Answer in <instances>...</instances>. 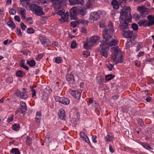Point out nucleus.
I'll list each match as a JSON object with an SVG mask.
<instances>
[{"label": "nucleus", "instance_id": "39", "mask_svg": "<svg viewBox=\"0 0 154 154\" xmlns=\"http://www.w3.org/2000/svg\"><path fill=\"white\" fill-rule=\"evenodd\" d=\"M54 98L56 101L59 102L60 103H61L63 97H60L59 96H54Z\"/></svg>", "mask_w": 154, "mask_h": 154}, {"label": "nucleus", "instance_id": "36", "mask_svg": "<svg viewBox=\"0 0 154 154\" xmlns=\"http://www.w3.org/2000/svg\"><path fill=\"white\" fill-rule=\"evenodd\" d=\"M6 82L8 84H11L12 83L13 79L11 77L7 78L5 79Z\"/></svg>", "mask_w": 154, "mask_h": 154}, {"label": "nucleus", "instance_id": "11", "mask_svg": "<svg viewBox=\"0 0 154 154\" xmlns=\"http://www.w3.org/2000/svg\"><path fill=\"white\" fill-rule=\"evenodd\" d=\"M80 138L85 142L88 143L89 145L92 147L89 138L86 135L85 133L83 131H81L80 133Z\"/></svg>", "mask_w": 154, "mask_h": 154}, {"label": "nucleus", "instance_id": "2", "mask_svg": "<svg viewBox=\"0 0 154 154\" xmlns=\"http://www.w3.org/2000/svg\"><path fill=\"white\" fill-rule=\"evenodd\" d=\"M50 1L52 2L54 8L56 11H58L59 8L64 5L63 2L58 0H35L33 2V7L31 8L32 11L38 16L44 15L45 13L43 11L42 8L38 5H42V4L47 3Z\"/></svg>", "mask_w": 154, "mask_h": 154}, {"label": "nucleus", "instance_id": "25", "mask_svg": "<svg viewBox=\"0 0 154 154\" xmlns=\"http://www.w3.org/2000/svg\"><path fill=\"white\" fill-rule=\"evenodd\" d=\"M111 5L114 9H117L119 8V5L116 0H112Z\"/></svg>", "mask_w": 154, "mask_h": 154}, {"label": "nucleus", "instance_id": "54", "mask_svg": "<svg viewBox=\"0 0 154 154\" xmlns=\"http://www.w3.org/2000/svg\"><path fill=\"white\" fill-rule=\"evenodd\" d=\"M143 48V45L141 44H138L137 46V48L136 49V51L138 52V51L140 49L142 48Z\"/></svg>", "mask_w": 154, "mask_h": 154}, {"label": "nucleus", "instance_id": "62", "mask_svg": "<svg viewBox=\"0 0 154 154\" xmlns=\"http://www.w3.org/2000/svg\"><path fill=\"white\" fill-rule=\"evenodd\" d=\"M109 150L110 152L112 153L114 152V150L113 148H112V146L111 145H109Z\"/></svg>", "mask_w": 154, "mask_h": 154}, {"label": "nucleus", "instance_id": "18", "mask_svg": "<svg viewBox=\"0 0 154 154\" xmlns=\"http://www.w3.org/2000/svg\"><path fill=\"white\" fill-rule=\"evenodd\" d=\"M69 2L72 5L80 4L83 6L84 3L83 0H69Z\"/></svg>", "mask_w": 154, "mask_h": 154}, {"label": "nucleus", "instance_id": "45", "mask_svg": "<svg viewBox=\"0 0 154 154\" xmlns=\"http://www.w3.org/2000/svg\"><path fill=\"white\" fill-rule=\"evenodd\" d=\"M14 119V115H11L8 118L7 122L10 123L13 121Z\"/></svg>", "mask_w": 154, "mask_h": 154}, {"label": "nucleus", "instance_id": "22", "mask_svg": "<svg viewBox=\"0 0 154 154\" xmlns=\"http://www.w3.org/2000/svg\"><path fill=\"white\" fill-rule=\"evenodd\" d=\"M42 117V113L41 112H37L35 114V119L38 123H39Z\"/></svg>", "mask_w": 154, "mask_h": 154}, {"label": "nucleus", "instance_id": "51", "mask_svg": "<svg viewBox=\"0 0 154 154\" xmlns=\"http://www.w3.org/2000/svg\"><path fill=\"white\" fill-rule=\"evenodd\" d=\"M27 31V33L29 34H32L34 32V30L32 28H28Z\"/></svg>", "mask_w": 154, "mask_h": 154}, {"label": "nucleus", "instance_id": "15", "mask_svg": "<svg viewBox=\"0 0 154 154\" xmlns=\"http://www.w3.org/2000/svg\"><path fill=\"white\" fill-rule=\"evenodd\" d=\"M122 34L125 37L127 38H132L133 39H134L133 37H134L133 31L129 30L124 32Z\"/></svg>", "mask_w": 154, "mask_h": 154}, {"label": "nucleus", "instance_id": "31", "mask_svg": "<svg viewBox=\"0 0 154 154\" xmlns=\"http://www.w3.org/2000/svg\"><path fill=\"white\" fill-rule=\"evenodd\" d=\"M7 24L12 29H14L15 27L14 23L12 20H9L7 22Z\"/></svg>", "mask_w": 154, "mask_h": 154}, {"label": "nucleus", "instance_id": "33", "mask_svg": "<svg viewBox=\"0 0 154 154\" xmlns=\"http://www.w3.org/2000/svg\"><path fill=\"white\" fill-rule=\"evenodd\" d=\"M26 144L29 146H30L32 143V139L28 136L26 137Z\"/></svg>", "mask_w": 154, "mask_h": 154}, {"label": "nucleus", "instance_id": "41", "mask_svg": "<svg viewBox=\"0 0 154 154\" xmlns=\"http://www.w3.org/2000/svg\"><path fill=\"white\" fill-rule=\"evenodd\" d=\"M51 91V90L49 87H47L45 89L44 92L46 94H48Z\"/></svg>", "mask_w": 154, "mask_h": 154}, {"label": "nucleus", "instance_id": "44", "mask_svg": "<svg viewBox=\"0 0 154 154\" xmlns=\"http://www.w3.org/2000/svg\"><path fill=\"white\" fill-rule=\"evenodd\" d=\"M142 146L144 148L147 149L149 150L152 149V148L148 144L143 143V144Z\"/></svg>", "mask_w": 154, "mask_h": 154}, {"label": "nucleus", "instance_id": "17", "mask_svg": "<svg viewBox=\"0 0 154 154\" xmlns=\"http://www.w3.org/2000/svg\"><path fill=\"white\" fill-rule=\"evenodd\" d=\"M66 80L71 84H73L75 82V80L73 75L72 74L68 73L66 75Z\"/></svg>", "mask_w": 154, "mask_h": 154}, {"label": "nucleus", "instance_id": "16", "mask_svg": "<svg viewBox=\"0 0 154 154\" xmlns=\"http://www.w3.org/2000/svg\"><path fill=\"white\" fill-rule=\"evenodd\" d=\"M100 39L98 36H93L89 39L92 45L94 46L96 45V43Z\"/></svg>", "mask_w": 154, "mask_h": 154}, {"label": "nucleus", "instance_id": "32", "mask_svg": "<svg viewBox=\"0 0 154 154\" xmlns=\"http://www.w3.org/2000/svg\"><path fill=\"white\" fill-rule=\"evenodd\" d=\"M26 63L27 64L29 65V66L31 67L35 66V62L34 60L32 59L30 61H27Z\"/></svg>", "mask_w": 154, "mask_h": 154}, {"label": "nucleus", "instance_id": "28", "mask_svg": "<svg viewBox=\"0 0 154 154\" xmlns=\"http://www.w3.org/2000/svg\"><path fill=\"white\" fill-rule=\"evenodd\" d=\"M69 100L68 98L63 97L61 103L63 104L66 105L69 104Z\"/></svg>", "mask_w": 154, "mask_h": 154}, {"label": "nucleus", "instance_id": "30", "mask_svg": "<svg viewBox=\"0 0 154 154\" xmlns=\"http://www.w3.org/2000/svg\"><path fill=\"white\" fill-rule=\"evenodd\" d=\"M11 153L12 154H21L20 151L17 148H13L11 150Z\"/></svg>", "mask_w": 154, "mask_h": 154}, {"label": "nucleus", "instance_id": "60", "mask_svg": "<svg viewBox=\"0 0 154 154\" xmlns=\"http://www.w3.org/2000/svg\"><path fill=\"white\" fill-rule=\"evenodd\" d=\"M96 138L97 137L96 135H93L92 137V141L94 143H95L97 142V141L96 140Z\"/></svg>", "mask_w": 154, "mask_h": 154}, {"label": "nucleus", "instance_id": "38", "mask_svg": "<svg viewBox=\"0 0 154 154\" xmlns=\"http://www.w3.org/2000/svg\"><path fill=\"white\" fill-rule=\"evenodd\" d=\"M62 61V58L60 57H55V62L57 63H59Z\"/></svg>", "mask_w": 154, "mask_h": 154}, {"label": "nucleus", "instance_id": "29", "mask_svg": "<svg viewBox=\"0 0 154 154\" xmlns=\"http://www.w3.org/2000/svg\"><path fill=\"white\" fill-rule=\"evenodd\" d=\"M25 75V72L20 70L18 71L16 73V76L17 77L20 78L23 77Z\"/></svg>", "mask_w": 154, "mask_h": 154}, {"label": "nucleus", "instance_id": "64", "mask_svg": "<svg viewBox=\"0 0 154 154\" xmlns=\"http://www.w3.org/2000/svg\"><path fill=\"white\" fill-rule=\"evenodd\" d=\"M135 65L137 67L140 66V63L139 61H136L135 62Z\"/></svg>", "mask_w": 154, "mask_h": 154}, {"label": "nucleus", "instance_id": "27", "mask_svg": "<svg viewBox=\"0 0 154 154\" xmlns=\"http://www.w3.org/2000/svg\"><path fill=\"white\" fill-rule=\"evenodd\" d=\"M25 60H22L21 61L20 63V66L25 69L26 70H28L29 69V67L26 66L25 65Z\"/></svg>", "mask_w": 154, "mask_h": 154}, {"label": "nucleus", "instance_id": "20", "mask_svg": "<svg viewBox=\"0 0 154 154\" xmlns=\"http://www.w3.org/2000/svg\"><path fill=\"white\" fill-rule=\"evenodd\" d=\"M58 115L59 118L63 120H64L66 119L65 112L63 109L59 110L58 112Z\"/></svg>", "mask_w": 154, "mask_h": 154}, {"label": "nucleus", "instance_id": "6", "mask_svg": "<svg viewBox=\"0 0 154 154\" xmlns=\"http://www.w3.org/2000/svg\"><path fill=\"white\" fill-rule=\"evenodd\" d=\"M57 14L61 17V18L60 19V21L61 23H62L68 21L69 16V12L68 11L65 13V11L63 10H62L58 11Z\"/></svg>", "mask_w": 154, "mask_h": 154}, {"label": "nucleus", "instance_id": "8", "mask_svg": "<svg viewBox=\"0 0 154 154\" xmlns=\"http://www.w3.org/2000/svg\"><path fill=\"white\" fill-rule=\"evenodd\" d=\"M104 14L103 11H98L97 12H94L90 14V19L93 21H96L98 20L100 16H103Z\"/></svg>", "mask_w": 154, "mask_h": 154}, {"label": "nucleus", "instance_id": "46", "mask_svg": "<svg viewBox=\"0 0 154 154\" xmlns=\"http://www.w3.org/2000/svg\"><path fill=\"white\" fill-rule=\"evenodd\" d=\"M16 13V10L14 9H11L9 11V13L10 15H14Z\"/></svg>", "mask_w": 154, "mask_h": 154}, {"label": "nucleus", "instance_id": "50", "mask_svg": "<svg viewBox=\"0 0 154 154\" xmlns=\"http://www.w3.org/2000/svg\"><path fill=\"white\" fill-rule=\"evenodd\" d=\"M83 55L84 57H87L90 55V52L88 51H85L83 52Z\"/></svg>", "mask_w": 154, "mask_h": 154}, {"label": "nucleus", "instance_id": "12", "mask_svg": "<svg viewBox=\"0 0 154 154\" xmlns=\"http://www.w3.org/2000/svg\"><path fill=\"white\" fill-rule=\"evenodd\" d=\"M39 39L44 46L48 47L50 45V42L45 37L41 36L39 37Z\"/></svg>", "mask_w": 154, "mask_h": 154}, {"label": "nucleus", "instance_id": "35", "mask_svg": "<svg viewBox=\"0 0 154 154\" xmlns=\"http://www.w3.org/2000/svg\"><path fill=\"white\" fill-rule=\"evenodd\" d=\"M79 12L81 15L83 16L86 14L87 11L85 9H81L79 11Z\"/></svg>", "mask_w": 154, "mask_h": 154}, {"label": "nucleus", "instance_id": "53", "mask_svg": "<svg viewBox=\"0 0 154 154\" xmlns=\"http://www.w3.org/2000/svg\"><path fill=\"white\" fill-rule=\"evenodd\" d=\"M131 27L133 30H137L138 29V26L137 24L134 23L132 24Z\"/></svg>", "mask_w": 154, "mask_h": 154}, {"label": "nucleus", "instance_id": "26", "mask_svg": "<svg viewBox=\"0 0 154 154\" xmlns=\"http://www.w3.org/2000/svg\"><path fill=\"white\" fill-rule=\"evenodd\" d=\"M105 65L109 71L112 70V69L113 68L114 65L110 63L109 61H106L105 63Z\"/></svg>", "mask_w": 154, "mask_h": 154}, {"label": "nucleus", "instance_id": "63", "mask_svg": "<svg viewBox=\"0 0 154 154\" xmlns=\"http://www.w3.org/2000/svg\"><path fill=\"white\" fill-rule=\"evenodd\" d=\"M81 32L84 33L86 32V30L85 27H82L81 29Z\"/></svg>", "mask_w": 154, "mask_h": 154}, {"label": "nucleus", "instance_id": "1", "mask_svg": "<svg viewBox=\"0 0 154 154\" xmlns=\"http://www.w3.org/2000/svg\"><path fill=\"white\" fill-rule=\"evenodd\" d=\"M114 29L112 23L109 22L106 28L103 31V37L104 40L100 45L99 50L101 54L105 58L107 57L109 47H116L118 41L113 35Z\"/></svg>", "mask_w": 154, "mask_h": 154}, {"label": "nucleus", "instance_id": "48", "mask_svg": "<svg viewBox=\"0 0 154 154\" xmlns=\"http://www.w3.org/2000/svg\"><path fill=\"white\" fill-rule=\"evenodd\" d=\"M44 56V54L43 53L39 54L38 55L36 59L37 60H40V59L43 57Z\"/></svg>", "mask_w": 154, "mask_h": 154}, {"label": "nucleus", "instance_id": "55", "mask_svg": "<svg viewBox=\"0 0 154 154\" xmlns=\"http://www.w3.org/2000/svg\"><path fill=\"white\" fill-rule=\"evenodd\" d=\"M25 19L27 22L30 24L32 23H33L32 19L31 17L29 18H26V19Z\"/></svg>", "mask_w": 154, "mask_h": 154}, {"label": "nucleus", "instance_id": "4", "mask_svg": "<svg viewBox=\"0 0 154 154\" xmlns=\"http://www.w3.org/2000/svg\"><path fill=\"white\" fill-rule=\"evenodd\" d=\"M112 52L111 58L115 64L123 63V57L118 46L111 48Z\"/></svg>", "mask_w": 154, "mask_h": 154}, {"label": "nucleus", "instance_id": "3", "mask_svg": "<svg viewBox=\"0 0 154 154\" xmlns=\"http://www.w3.org/2000/svg\"><path fill=\"white\" fill-rule=\"evenodd\" d=\"M131 8L129 6H124L121 11L120 28L123 32L126 29L128 26V23L131 21V15L130 14Z\"/></svg>", "mask_w": 154, "mask_h": 154}, {"label": "nucleus", "instance_id": "19", "mask_svg": "<svg viewBox=\"0 0 154 154\" xmlns=\"http://www.w3.org/2000/svg\"><path fill=\"white\" fill-rule=\"evenodd\" d=\"M19 12L24 19H26V10L24 8L19 7L18 8Z\"/></svg>", "mask_w": 154, "mask_h": 154}, {"label": "nucleus", "instance_id": "5", "mask_svg": "<svg viewBox=\"0 0 154 154\" xmlns=\"http://www.w3.org/2000/svg\"><path fill=\"white\" fill-rule=\"evenodd\" d=\"M147 18L148 20L145 19L140 20L138 24L140 26L148 27L154 24V16L152 15H148Z\"/></svg>", "mask_w": 154, "mask_h": 154}, {"label": "nucleus", "instance_id": "56", "mask_svg": "<svg viewBox=\"0 0 154 154\" xmlns=\"http://www.w3.org/2000/svg\"><path fill=\"white\" fill-rule=\"evenodd\" d=\"M77 44L75 41H73L71 44V47L72 48H74L76 47Z\"/></svg>", "mask_w": 154, "mask_h": 154}, {"label": "nucleus", "instance_id": "10", "mask_svg": "<svg viewBox=\"0 0 154 154\" xmlns=\"http://www.w3.org/2000/svg\"><path fill=\"white\" fill-rule=\"evenodd\" d=\"M27 92L24 91L23 92L18 90L16 92V95L20 98L24 100H26L28 97V96L27 94Z\"/></svg>", "mask_w": 154, "mask_h": 154}, {"label": "nucleus", "instance_id": "43", "mask_svg": "<svg viewBox=\"0 0 154 154\" xmlns=\"http://www.w3.org/2000/svg\"><path fill=\"white\" fill-rule=\"evenodd\" d=\"M77 22V20L75 21H72L70 23L71 26L75 28L77 26V24H79Z\"/></svg>", "mask_w": 154, "mask_h": 154}, {"label": "nucleus", "instance_id": "24", "mask_svg": "<svg viewBox=\"0 0 154 154\" xmlns=\"http://www.w3.org/2000/svg\"><path fill=\"white\" fill-rule=\"evenodd\" d=\"M114 140V137L109 134H107L104 137V140L106 142H112Z\"/></svg>", "mask_w": 154, "mask_h": 154}, {"label": "nucleus", "instance_id": "9", "mask_svg": "<svg viewBox=\"0 0 154 154\" xmlns=\"http://www.w3.org/2000/svg\"><path fill=\"white\" fill-rule=\"evenodd\" d=\"M21 108H18L16 110L15 114L18 113H21L24 115L27 111V107L26 103L23 101H21L20 103Z\"/></svg>", "mask_w": 154, "mask_h": 154}, {"label": "nucleus", "instance_id": "37", "mask_svg": "<svg viewBox=\"0 0 154 154\" xmlns=\"http://www.w3.org/2000/svg\"><path fill=\"white\" fill-rule=\"evenodd\" d=\"M114 76L112 75L109 74L106 75L105 76V79L106 81H109L113 79Z\"/></svg>", "mask_w": 154, "mask_h": 154}, {"label": "nucleus", "instance_id": "59", "mask_svg": "<svg viewBox=\"0 0 154 154\" xmlns=\"http://www.w3.org/2000/svg\"><path fill=\"white\" fill-rule=\"evenodd\" d=\"M14 19L15 20L18 22H20V19L18 16H15L14 17Z\"/></svg>", "mask_w": 154, "mask_h": 154}, {"label": "nucleus", "instance_id": "7", "mask_svg": "<svg viewBox=\"0 0 154 154\" xmlns=\"http://www.w3.org/2000/svg\"><path fill=\"white\" fill-rule=\"evenodd\" d=\"M137 10L139 13L140 16L142 18L146 17L148 13V8L143 5L137 6Z\"/></svg>", "mask_w": 154, "mask_h": 154}, {"label": "nucleus", "instance_id": "42", "mask_svg": "<svg viewBox=\"0 0 154 154\" xmlns=\"http://www.w3.org/2000/svg\"><path fill=\"white\" fill-rule=\"evenodd\" d=\"M20 5L23 7H27V6L30 5L29 3L25 2L24 1H23L22 0L20 1Z\"/></svg>", "mask_w": 154, "mask_h": 154}, {"label": "nucleus", "instance_id": "40", "mask_svg": "<svg viewBox=\"0 0 154 154\" xmlns=\"http://www.w3.org/2000/svg\"><path fill=\"white\" fill-rule=\"evenodd\" d=\"M92 5V0H88L86 5V8H90Z\"/></svg>", "mask_w": 154, "mask_h": 154}, {"label": "nucleus", "instance_id": "61", "mask_svg": "<svg viewBox=\"0 0 154 154\" xmlns=\"http://www.w3.org/2000/svg\"><path fill=\"white\" fill-rule=\"evenodd\" d=\"M105 24L104 22H100L99 23L100 27L102 28H104L105 26Z\"/></svg>", "mask_w": 154, "mask_h": 154}, {"label": "nucleus", "instance_id": "58", "mask_svg": "<svg viewBox=\"0 0 154 154\" xmlns=\"http://www.w3.org/2000/svg\"><path fill=\"white\" fill-rule=\"evenodd\" d=\"M20 25L21 28L22 30H25L26 28V26H25L23 23H21Z\"/></svg>", "mask_w": 154, "mask_h": 154}, {"label": "nucleus", "instance_id": "23", "mask_svg": "<svg viewBox=\"0 0 154 154\" xmlns=\"http://www.w3.org/2000/svg\"><path fill=\"white\" fill-rule=\"evenodd\" d=\"M77 22L79 24H82V25L84 26H86L88 25L89 23V21L85 20L84 19H79L77 20Z\"/></svg>", "mask_w": 154, "mask_h": 154}, {"label": "nucleus", "instance_id": "52", "mask_svg": "<svg viewBox=\"0 0 154 154\" xmlns=\"http://www.w3.org/2000/svg\"><path fill=\"white\" fill-rule=\"evenodd\" d=\"M138 124L140 126H142L143 124V120L141 119H139L137 120Z\"/></svg>", "mask_w": 154, "mask_h": 154}, {"label": "nucleus", "instance_id": "47", "mask_svg": "<svg viewBox=\"0 0 154 154\" xmlns=\"http://www.w3.org/2000/svg\"><path fill=\"white\" fill-rule=\"evenodd\" d=\"M31 91L32 93V97H33L35 96L36 95V92L35 90L33 89V88L32 87L31 88Z\"/></svg>", "mask_w": 154, "mask_h": 154}, {"label": "nucleus", "instance_id": "14", "mask_svg": "<svg viewBox=\"0 0 154 154\" xmlns=\"http://www.w3.org/2000/svg\"><path fill=\"white\" fill-rule=\"evenodd\" d=\"M69 92L71 95L74 97L76 99L79 100L80 99L81 93L80 92L71 89L69 90Z\"/></svg>", "mask_w": 154, "mask_h": 154}, {"label": "nucleus", "instance_id": "49", "mask_svg": "<svg viewBox=\"0 0 154 154\" xmlns=\"http://www.w3.org/2000/svg\"><path fill=\"white\" fill-rule=\"evenodd\" d=\"M16 33L17 35L19 36H20L22 35V33L21 32L20 29L19 28H17L16 29Z\"/></svg>", "mask_w": 154, "mask_h": 154}, {"label": "nucleus", "instance_id": "13", "mask_svg": "<svg viewBox=\"0 0 154 154\" xmlns=\"http://www.w3.org/2000/svg\"><path fill=\"white\" fill-rule=\"evenodd\" d=\"M77 9L75 8H73L70 10V18L71 20H75L77 18Z\"/></svg>", "mask_w": 154, "mask_h": 154}, {"label": "nucleus", "instance_id": "34", "mask_svg": "<svg viewBox=\"0 0 154 154\" xmlns=\"http://www.w3.org/2000/svg\"><path fill=\"white\" fill-rule=\"evenodd\" d=\"M20 128V126L18 124H15L12 125V129L13 130L18 131Z\"/></svg>", "mask_w": 154, "mask_h": 154}, {"label": "nucleus", "instance_id": "21", "mask_svg": "<svg viewBox=\"0 0 154 154\" xmlns=\"http://www.w3.org/2000/svg\"><path fill=\"white\" fill-rule=\"evenodd\" d=\"M93 45L88 40L87 42L84 43V47L86 50H89L91 49Z\"/></svg>", "mask_w": 154, "mask_h": 154}, {"label": "nucleus", "instance_id": "57", "mask_svg": "<svg viewBox=\"0 0 154 154\" xmlns=\"http://www.w3.org/2000/svg\"><path fill=\"white\" fill-rule=\"evenodd\" d=\"M145 54V53L144 51L139 52L138 53V54L137 55V57H141L143 56Z\"/></svg>", "mask_w": 154, "mask_h": 154}]
</instances>
